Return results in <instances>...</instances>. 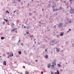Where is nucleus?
Listing matches in <instances>:
<instances>
[{"instance_id":"21","label":"nucleus","mask_w":74,"mask_h":74,"mask_svg":"<svg viewBox=\"0 0 74 74\" xmlns=\"http://www.w3.org/2000/svg\"><path fill=\"white\" fill-rule=\"evenodd\" d=\"M24 52L25 55H27V53H26V51H24Z\"/></svg>"},{"instance_id":"31","label":"nucleus","mask_w":74,"mask_h":74,"mask_svg":"<svg viewBox=\"0 0 74 74\" xmlns=\"http://www.w3.org/2000/svg\"><path fill=\"white\" fill-rule=\"evenodd\" d=\"M30 27L29 26H27V29H29V28Z\"/></svg>"},{"instance_id":"2","label":"nucleus","mask_w":74,"mask_h":74,"mask_svg":"<svg viewBox=\"0 0 74 74\" xmlns=\"http://www.w3.org/2000/svg\"><path fill=\"white\" fill-rule=\"evenodd\" d=\"M70 12L71 14H73L74 13V9L70 10Z\"/></svg>"},{"instance_id":"7","label":"nucleus","mask_w":74,"mask_h":74,"mask_svg":"<svg viewBox=\"0 0 74 74\" xmlns=\"http://www.w3.org/2000/svg\"><path fill=\"white\" fill-rule=\"evenodd\" d=\"M51 63H49L48 64L47 67H48V68H49V69H50V67H51Z\"/></svg>"},{"instance_id":"20","label":"nucleus","mask_w":74,"mask_h":74,"mask_svg":"<svg viewBox=\"0 0 74 74\" xmlns=\"http://www.w3.org/2000/svg\"><path fill=\"white\" fill-rule=\"evenodd\" d=\"M57 74H60L59 73V70H58L57 71Z\"/></svg>"},{"instance_id":"19","label":"nucleus","mask_w":74,"mask_h":74,"mask_svg":"<svg viewBox=\"0 0 74 74\" xmlns=\"http://www.w3.org/2000/svg\"><path fill=\"white\" fill-rule=\"evenodd\" d=\"M45 58H48V55H46L45 56Z\"/></svg>"},{"instance_id":"33","label":"nucleus","mask_w":74,"mask_h":74,"mask_svg":"<svg viewBox=\"0 0 74 74\" xmlns=\"http://www.w3.org/2000/svg\"><path fill=\"white\" fill-rule=\"evenodd\" d=\"M27 64H30V62H28Z\"/></svg>"},{"instance_id":"13","label":"nucleus","mask_w":74,"mask_h":74,"mask_svg":"<svg viewBox=\"0 0 74 74\" xmlns=\"http://www.w3.org/2000/svg\"><path fill=\"white\" fill-rule=\"evenodd\" d=\"M57 65H58V67H62V66H61L60 65V64H57Z\"/></svg>"},{"instance_id":"28","label":"nucleus","mask_w":74,"mask_h":74,"mask_svg":"<svg viewBox=\"0 0 74 74\" xmlns=\"http://www.w3.org/2000/svg\"><path fill=\"white\" fill-rule=\"evenodd\" d=\"M59 35H57V37L58 38H59Z\"/></svg>"},{"instance_id":"47","label":"nucleus","mask_w":74,"mask_h":74,"mask_svg":"<svg viewBox=\"0 0 74 74\" xmlns=\"http://www.w3.org/2000/svg\"><path fill=\"white\" fill-rule=\"evenodd\" d=\"M36 11H34V13H36Z\"/></svg>"},{"instance_id":"50","label":"nucleus","mask_w":74,"mask_h":74,"mask_svg":"<svg viewBox=\"0 0 74 74\" xmlns=\"http://www.w3.org/2000/svg\"><path fill=\"white\" fill-rule=\"evenodd\" d=\"M47 29H49V27H47Z\"/></svg>"},{"instance_id":"6","label":"nucleus","mask_w":74,"mask_h":74,"mask_svg":"<svg viewBox=\"0 0 74 74\" xmlns=\"http://www.w3.org/2000/svg\"><path fill=\"white\" fill-rule=\"evenodd\" d=\"M13 53H12V55L10 56H8V58H10V57H12V56H13Z\"/></svg>"},{"instance_id":"34","label":"nucleus","mask_w":74,"mask_h":74,"mask_svg":"<svg viewBox=\"0 0 74 74\" xmlns=\"http://www.w3.org/2000/svg\"><path fill=\"white\" fill-rule=\"evenodd\" d=\"M5 21H4V22H3V25H4V24H5Z\"/></svg>"},{"instance_id":"10","label":"nucleus","mask_w":74,"mask_h":74,"mask_svg":"<svg viewBox=\"0 0 74 74\" xmlns=\"http://www.w3.org/2000/svg\"><path fill=\"white\" fill-rule=\"evenodd\" d=\"M53 27L54 29H56V25H53Z\"/></svg>"},{"instance_id":"8","label":"nucleus","mask_w":74,"mask_h":74,"mask_svg":"<svg viewBox=\"0 0 74 74\" xmlns=\"http://www.w3.org/2000/svg\"><path fill=\"white\" fill-rule=\"evenodd\" d=\"M3 64L5 65V66H6V65H7V63H6V61H4L3 62Z\"/></svg>"},{"instance_id":"57","label":"nucleus","mask_w":74,"mask_h":74,"mask_svg":"<svg viewBox=\"0 0 74 74\" xmlns=\"http://www.w3.org/2000/svg\"><path fill=\"white\" fill-rule=\"evenodd\" d=\"M15 33H17V31H15Z\"/></svg>"},{"instance_id":"32","label":"nucleus","mask_w":74,"mask_h":74,"mask_svg":"<svg viewBox=\"0 0 74 74\" xmlns=\"http://www.w3.org/2000/svg\"><path fill=\"white\" fill-rule=\"evenodd\" d=\"M53 11H56V9H53Z\"/></svg>"},{"instance_id":"52","label":"nucleus","mask_w":74,"mask_h":74,"mask_svg":"<svg viewBox=\"0 0 74 74\" xmlns=\"http://www.w3.org/2000/svg\"><path fill=\"white\" fill-rule=\"evenodd\" d=\"M29 11H31V9H29Z\"/></svg>"},{"instance_id":"9","label":"nucleus","mask_w":74,"mask_h":74,"mask_svg":"<svg viewBox=\"0 0 74 74\" xmlns=\"http://www.w3.org/2000/svg\"><path fill=\"white\" fill-rule=\"evenodd\" d=\"M60 49L58 48V49H57L56 50V51L57 52H59V51H60V50H59Z\"/></svg>"},{"instance_id":"15","label":"nucleus","mask_w":74,"mask_h":74,"mask_svg":"<svg viewBox=\"0 0 74 74\" xmlns=\"http://www.w3.org/2000/svg\"><path fill=\"white\" fill-rule=\"evenodd\" d=\"M25 74H29V71H26L25 73Z\"/></svg>"},{"instance_id":"39","label":"nucleus","mask_w":74,"mask_h":74,"mask_svg":"<svg viewBox=\"0 0 74 74\" xmlns=\"http://www.w3.org/2000/svg\"><path fill=\"white\" fill-rule=\"evenodd\" d=\"M39 27H41V25L40 24L39 25Z\"/></svg>"},{"instance_id":"43","label":"nucleus","mask_w":74,"mask_h":74,"mask_svg":"<svg viewBox=\"0 0 74 74\" xmlns=\"http://www.w3.org/2000/svg\"><path fill=\"white\" fill-rule=\"evenodd\" d=\"M21 8H24L23 6H22L21 7Z\"/></svg>"},{"instance_id":"23","label":"nucleus","mask_w":74,"mask_h":74,"mask_svg":"<svg viewBox=\"0 0 74 74\" xmlns=\"http://www.w3.org/2000/svg\"><path fill=\"white\" fill-rule=\"evenodd\" d=\"M5 12H6V13H8V14H9L10 13V12L8 11V10H6V11Z\"/></svg>"},{"instance_id":"30","label":"nucleus","mask_w":74,"mask_h":74,"mask_svg":"<svg viewBox=\"0 0 74 74\" xmlns=\"http://www.w3.org/2000/svg\"><path fill=\"white\" fill-rule=\"evenodd\" d=\"M18 9H21V7L20 6H18L17 8Z\"/></svg>"},{"instance_id":"54","label":"nucleus","mask_w":74,"mask_h":74,"mask_svg":"<svg viewBox=\"0 0 74 74\" xmlns=\"http://www.w3.org/2000/svg\"><path fill=\"white\" fill-rule=\"evenodd\" d=\"M42 11H44V10L43 9V8L42 9Z\"/></svg>"},{"instance_id":"44","label":"nucleus","mask_w":74,"mask_h":74,"mask_svg":"<svg viewBox=\"0 0 74 74\" xmlns=\"http://www.w3.org/2000/svg\"><path fill=\"white\" fill-rule=\"evenodd\" d=\"M18 1H21V0H17Z\"/></svg>"},{"instance_id":"46","label":"nucleus","mask_w":74,"mask_h":74,"mask_svg":"<svg viewBox=\"0 0 74 74\" xmlns=\"http://www.w3.org/2000/svg\"><path fill=\"white\" fill-rule=\"evenodd\" d=\"M19 45V43H18V42L17 43V45Z\"/></svg>"},{"instance_id":"37","label":"nucleus","mask_w":74,"mask_h":74,"mask_svg":"<svg viewBox=\"0 0 74 74\" xmlns=\"http://www.w3.org/2000/svg\"><path fill=\"white\" fill-rule=\"evenodd\" d=\"M63 12H65V10H64L62 11Z\"/></svg>"},{"instance_id":"17","label":"nucleus","mask_w":74,"mask_h":74,"mask_svg":"<svg viewBox=\"0 0 74 74\" xmlns=\"http://www.w3.org/2000/svg\"><path fill=\"white\" fill-rule=\"evenodd\" d=\"M55 40L54 39V40H53L51 42L52 43H53V42H55Z\"/></svg>"},{"instance_id":"63","label":"nucleus","mask_w":74,"mask_h":74,"mask_svg":"<svg viewBox=\"0 0 74 74\" xmlns=\"http://www.w3.org/2000/svg\"><path fill=\"white\" fill-rule=\"evenodd\" d=\"M20 74H22V73L21 72V73H20Z\"/></svg>"},{"instance_id":"12","label":"nucleus","mask_w":74,"mask_h":74,"mask_svg":"<svg viewBox=\"0 0 74 74\" xmlns=\"http://www.w3.org/2000/svg\"><path fill=\"white\" fill-rule=\"evenodd\" d=\"M1 40H4V38H4V37H1Z\"/></svg>"},{"instance_id":"27","label":"nucleus","mask_w":74,"mask_h":74,"mask_svg":"<svg viewBox=\"0 0 74 74\" xmlns=\"http://www.w3.org/2000/svg\"><path fill=\"white\" fill-rule=\"evenodd\" d=\"M4 21H5V22H7L8 21V20H7L5 19H4Z\"/></svg>"},{"instance_id":"3","label":"nucleus","mask_w":74,"mask_h":74,"mask_svg":"<svg viewBox=\"0 0 74 74\" xmlns=\"http://www.w3.org/2000/svg\"><path fill=\"white\" fill-rule=\"evenodd\" d=\"M17 28H15L12 29L11 31V32H14L15 31V30H17Z\"/></svg>"},{"instance_id":"48","label":"nucleus","mask_w":74,"mask_h":74,"mask_svg":"<svg viewBox=\"0 0 74 74\" xmlns=\"http://www.w3.org/2000/svg\"><path fill=\"white\" fill-rule=\"evenodd\" d=\"M60 71H63V69H61Z\"/></svg>"},{"instance_id":"14","label":"nucleus","mask_w":74,"mask_h":74,"mask_svg":"<svg viewBox=\"0 0 74 74\" xmlns=\"http://www.w3.org/2000/svg\"><path fill=\"white\" fill-rule=\"evenodd\" d=\"M11 26H14V23H12L11 24Z\"/></svg>"},{"instance_id":"11","label":"nucleus","mask_w":74,"mask_h":74,"mask_svg":"<svg viewBox=\"0 0 74 74\" xmlns=\"http://www.w3.org/2000/svg\"><path fill=\"white\" fill-rule=\"evenodd\" d=\"M62 9H63V8L61 7L58 9V10H62Z\"/></svg>"},{"instance_id":"29","label":"nucleus","mask_w":74,"mask_h":74,"mask_svg":"<svg viewBox=\"0 0 74 74\" xmlns=\"http://www.w3.org/2000/svg\"><path fill=\"white\" fill-rule=\"evenodd\" d=\"M21 45H22V46H23V43H21Z\"/></svg>"},{"instance_id":"16","label":"nucleus","mask_w":74,"mask_h":74,"mask_svg":"<svg viewBox=\"0 0 74 74\" xmlns=\"http://www.w3.org/2000/svg\"><path fill=\"white\" fill-rule=\"evenodd\" d=\"M63 35V33H61V34L60 35V36H62Z\"/></svg>"},{"instance_id":"41","label":"nucleus","mask_w":74,"mask_h":74,"mask_svg":"<svg viewBox=\"0 0 74 74\" xmlns=\"http://www.w3.org/2000/svg\"><path fill=\"white\" fill-rule=\"evenodd\" d=\"M38 44L39 45H40V42H38Z\"/></svg>"},{"instance_id":"35","label":"nucleus","mask_w":74,"mask_h":74,"mask_svg":"<svg viewBox=\"0 0 74 74\" xmlns=\"http://www.w3.org/2000/svg\"><path fill=\"white\" fill-rule=\"evenodd\" d=\"M59 10V9H56V11H58Z\"/></svg>"},{"instance_id":"1","label":"nucleus","mask_w":74,"mask_h":74,"mask_svg":"<svg viewBox=\"0 0 74 74\" xmlns=\"http://www.w3.org/2000/svg\"><path fill=\"white\" fill-rule=\"evenodd\" d=\"M59 28H62L63 27V23H60L58 26Z\"/></svg>"},{"instance_id":"49","label":"nucleus","mask_w":74,"mask_h":74,"mask_svg":"<svg viewBox=\"0 0 74 74\" xmlns=\"http://www.w3.org/2000/svg\"><path fill=\"white\" fill-rule=\"evenodd\" d=\"M23 4V2H21V5H22Z\"/></svg>"},{"instance_id":"42","label":"nucleus","mask_w":74,"mask_h":74,"mask_svg":"<svg viewBox=\"0 0 74 74\" xmlns=\"http://www.w3.org/2000/svg\"><path fill=\"white\" fill-rule=\"evenodd\" d=\"M9 53H10L9 52H7L6 53V54H7V55H8V54H9Z\"/></svg>"},{"instance_id":"25","label":"nucleus","mask_w":74,"mask_h":74,"mask_svg":"<svg viewBox=\"0 0 74 74\" xmlns=\"http://www.w3.org/2000/svg\"><path fill=\"white\" fill-rule=\"evenodd\" d=\"M18 53L19 54V55H21V51H19L18 52Z\"/></svg>"},{"instance_id":"64","label":"nucleus","mask_w":74,"mask_h":74,"mask_svg":"<svg viewBox=\"0 0 74 74\" xmlns=\"http://www.w3.org/2000/svg\"><path fill=\"white\" fill-rule=\"evenodd\" d=\"M26 34H29V32H27V33H26Z\"/></svg>"},{"instance_id":"58","label":"nucleus","mask_w":74,"mask_h":74,"mask_svg":"<svg viewBox=\"0 0 74 74\" xmlns=\"http://www.w3.org/2000/svg\"><path fill=\"white\" fill-rule=\"evenodd\" d=\"M39 23H41V22H40H40H39Z\"/></svg>"},{"instance_id":"55","label":"nucleus","mask_w":74,"mask_h":74,"mask_svg":"<svg viewBox=\"0 0 74 74\" xmlns=\"http://www.w3.org/2000/svg\"><path fill=\"white\" fill-rule=\"evenodd\" d=\"M69 31H71V29H69Z\"/></svg>"},{"instance_id":"26","label":"nucleus","mask_w":74,"mask_h":74,"mask_svg":"<svg viewBox=\"0 0 74 74\" xmlns=\"http://www.w3.org/2000/svg\"><path fill=\"white\" fill-rule=\"evenodd\" d=\"M51 67H55V65H51Z\"/></svg>"},{"instance_id":"62","label":"nucleus","mask_w":74,"mask_h":74,"mask_svg":"<svg viewBox=\"0 0 74 74\" xmlns=\"http://www.w3.org/2000/svg\"><path fill=\"white\" fill-rule=\"evenodd\" d=\"M36 62H37V61H38V60H36Z\"/></svg>"},{"instance_id":"38","label":"nucleus","mask_w":74,"mask_h":74,"mask_svg":"<svg viewBox=\"0 0 74 74\" xmlns=\"http://www.w3.org/2000/svg\"><path fill=\"white\" fill-rule=\"evenodd\" d=\"M51 74H55V73H53V72H51Z\"/></svg>"},{"instance_id":"53","label":"nucleus","mask_w":74,"mask_h":74,"mask_svg":"<svg viewBox=\"0 0 74 74\" xmlns=\"http://www.w3.org/2000/svg\"><path fill=\"white\" fill-rule=\"evenodd\" d=\"M72 46H73V47H74V44H72Z\"/></svg>"},{"instance_id":"4","label":"nucleus","mask_w":74,"mask_h":74,"mask_svg":"<svg viewBox=\"0 0 74 74\" xmlns=\"http://www.w3.org/2000/svg\"><path fill=\"white\" fill-rule=\"evenodd\" d=\"M42 45V46L40 48H45V46H46V45Z\"/></svg>"},{"instance_id":"24","label":"nucleus","mask_w":74,"mask_h":74,"mask_svg":"<svg viewBox=\"0 0 74 74\" xmlns=\"http://www.w3.org/2000/svg\"><path fill=\"white\" fill-rule=\"evenodd\" d=\"M29 15H30V16H31V15H32V13H29Z\"/></svg>"},{"instance_id":"45","label":"nucleus","mask_w":74,"mask_h":74,"mask_svg":"<svg viewBox=\"0 0 74 74\" xmlns=\"http://www.w3.org/2000/svg\"><path fill=\"white\" fill-rule=\"evenodd\" d=\"M59 0H56V2H57V1H59Z\"/></svg>"},{"instance_id":"61","label":"nucleus","mask_w":74,"mask_h":74,"mask_svg":"<svg viewBox=\"0 0 74 74\" xmlns=\"http://www.w3.org/2000/svg\"><path fill=\"white\" fill-rule=\"evenodd\" d=\"M61 52H63V50H62L61 51Z\"/></svg>"},{"instance_id":"59","label":"nucleus","mask_w":74,"mask_h":74,"mask_svg":"<svg viewBox=\"0 0 74 74\" xmlns=\"http://www.w3.org/2000/svg\"><path fill=\"white\" fill-rule=\"evenodd\" d=\"M73 0H69L70 1H71Z\"/></svg>"},{"instance_id":"36","label":"nucleus","mask_w":74,"mask_h":74,"mask_svg":"<svg viewBox=\"0 0 74 74\" xmlns=\"http://www.w3.org/2000/svg\"><path fill=\"white\" fill-rule=\"evenodd\" d=\"M23 62L25 63V64H27V63H26V62H25V61Z\"/></svg>"},{"instance_id":"5","label":"nucleus","mask_w":74,"mask_h":74,"mask_svg":"<svg viewBox=\"0 0 74 74\" xmlns=\"http://www.w3.org/2000/svg\"><path fill=\"white\" fill-rule=\"evenodd\" d=\"M52 64L53 65H54V66H56V61H53L52 62Z\"/></svg>"},{"instance_id":"60","label":"nucleus","mask_w":74,"mask_h":74,"mask_svg":"<svg viewBox=\"0 0 74 74\" xmlns=\"http://www.w3.org/2000/svg\"><path fill=\"white\" fill-rule=\"evenodd\" d=\"M50 4H48V6H50Z\"/></svg>"},{"instance_id":"51","label":"nucleus","mask_w":74,"mask_h":74,"mask_svg":"<svg viewBox=\"0 0 74 74\" xmlns=\"http://www.w3.org/2000/svg\"><path fill=\"white\" fill-rule=\"evenodd\" d=\"M50 30L49 29V30H47V31L48 32V31H49Z\"/></svg>"},{"instance_id":"18","label":"nucleus","mask_w":74,"mask_h":74,"mask_svg":"<svg viewBox=\"0 0 74 74\" xmlns=\"http://www.w3.org/2000/svg\"><path fill=\"white\" fill-rule=\"evenodd\" d=\"M56 6V4H55L53 6H52V7H53V8H55V7Z\"/></svg>"},{"instance_id":"40","label":"nucleus","mask_w":74,"mask_h":74,"mask_svg":"<svg viewBox=\"0 0 74 74\" xmlns=\"http://www.w3.org/2000/svg\"><path fill=\"white\" fill-rule=\"evenodd\" d=\"M66 44H69V43H68V42L66 41Z\"/></svg>"},{"instance_id":"22","label":"nucleus","mask_w":74,"mask_h":74,"mask_svg":"<svg viewBox=\"0 0 74 74\" xmlns=\"http://www.w3.org/2000/svg\"><path fill=\"white\" fill-rule=\"evenodd\" d=\"M45 52H48V50L47 49H45Z\"/></svg>"},{"instance_id":"56","label":"nucleus","mask_w":74,"mask_h":74,"mask_svg":"<svg viewBox=\"0 0 74 74\" xmlns=\"http://www.w3.org/2000/svg\"><path fill=\"white\" fill-rule=\"evenodd\" d=\"M71 20L69 22V23H71Z\"/></svg>"}]
</instances>
